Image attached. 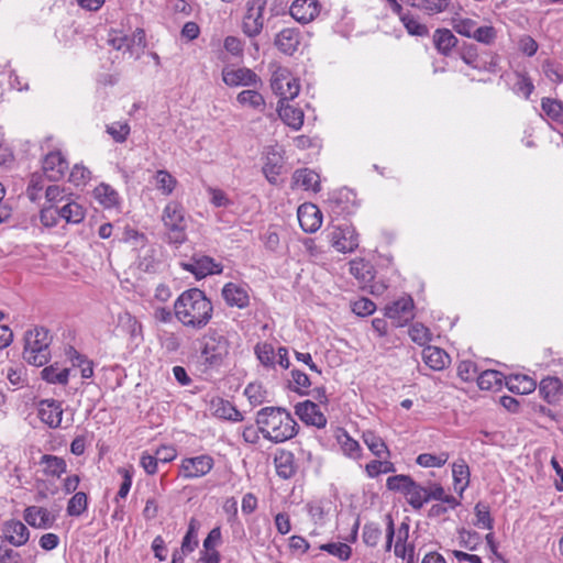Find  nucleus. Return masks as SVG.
<instances>
[{
  "label": "nucleus",
  "instance_id": "54",
  "mask_svg": "<svg viewBox=\"0 0 563 563\" xmlns=\"http://www.w3.org/2000/svg\"><path fill=\"white\" fill-rule=\"evenodd\" d=\"M88 508V497L84 492H77L67 503V515L70 517L81 516Z\"/></svg>",
  "mask_w": 563,
  "mask_h": 563
},
{
  "label": "nucleus",
  "instance_id": "34",
  "mask_svg": "<svg viewBox=\"0 0 563 563\" xmlns=\"http://www.w3.org/2000/svg\"><path fill=\"white\" fill-rule=\"evenodd\" d=\"M292 179L295 185L305 190H312L313 192H319L321 190L320 176L312 169H297L294 173Z\"/></svg>",
  "mask_w": 563,
  "mask_h": 563
},
{
  "label": "nucleus",
  "instance_id": "22",
  "mask_svg": "<svg viewBox=\"0 0 563 563\" xmlns=\"http://www.w3.org/2000/svg\"><path fill=\"white\" fill-rule=\"evenodd\" d=\"M301 35L294 27L283 29L275 37L276 47L286 55H292L299 47Z\"/></svg>",
  "mask_w": 563,
  "mask_h": 563
},
{
  "label": "nucleus",
  "instance_id": "13",
  "mask_svg": "<svg viewBox=\"0 0 563 563\" xmlns=\"http://www.w3.org/2000/svg\"><path fill=\"white\" fill-rule=\"evenodd\" d=\"M42 170L49 181H58L66 175L68 162L60 151H51L43 158Z\"/></svg>",
  "mask_w": 563,
  "mask_h": 563
},
{
  "label": "nucleus",
  "instance_id": "29",
  "mask_svg": "<svg viewBox=\"0 0 563 563\" xmlns=\"http://www.w3.org/2000/svg\"><path fill=\"white\" fill-rule=\"evenodd\" d=\"M433 45L439 54L450 56L459 40L449 29H437L432 36Z\"/></svg>",
  "mask_w": 563,
  "mask_h": 563
},
{
  "label": "nucleus",
  "instance_id": "32",
  "mask_svg": "<svg viewBox=\"0 0 563 563\" xmlns=\"http://www.w3.org/2000/svg\"><path fill=\"white\" fill-rule=\"evenodd\" d=\"M506 387L514 394L528 395L536 390L537 382L528 375H510L505 378Z\"/></svg>",
  "mask_w": 563,
  "mask_h": 563
},
{
  "label": "nucleus",
  "instance_id": "27",
  "mask_svg": "<svg viewBox=\"0 0 563 563\" xmlns=\"http://www.w3.org/2000/svg\"><path fill=\"white\" fill-rule=\"evenodd\" d=\"M426 365L433 371L444 369L451 362L450 355L438 346L427 345L422 351Z\"/></svg>",
  "mask_w": 563,
  "mask_h": 563
},
{
  "label": "nucleus",
  "instance_id": "59",
  "mask_svg": "<svg viewBox=\"0 0 563 563\" xmlns=\"http://www.w3.org/2000/svg\"><path fill=\"white\" fill-rule=\"evenodd\" d=\"M244 395L252 406H260L266 401L267 390L260 383H250L244 389Z\"/></svg>",
  "mask_w": 563,
  "mask_h": 563
},
{
  "label": "nucleus",
  "instance_id": "11",
  "mask_svg": "<svg viewBox=\"0 0 563 563\" xmlns=\"http://www.w3.org/2000/svg\"><path fill=\"white\" fill-rule=\"evenodd\" d=\"M63 402L53 398L42 399L37 404V415L40 420L51 429L60 427L63 419Z\"/></svg>",
  "mask_w": 563,
  "mask_h": 563
},
{
  "label": "nucleus",
  "instance_id": "63",
  "mask_svg": "<svg viewBox=\"0 0 563 563\" xmlns=\"http://www.w3.org/2000/svg\"><path fill=\"white\" fill-rule=\"evenodd\" d=\"M320 550L339 558L341 561L349 560L352 554L351 547L342 542L322 544L320 545Z\"/></svg>",
  "mask_w": 563,
  "mask_h": 563
},
{
  "label": "nucleus",
  "instance_id": "6",
  "mask_svg": "<svg viewBox=\"0 0 563 563\" xmlns=\"http://www.w3.org/2000/svg\"><path fill=\"white\" fill-rule=\"evenodd\" d=\"M267 0H247L242 20V31L247 37H256L264 27V11Z\"/></svg>",
  "mask_w": 563,
  "mask_h": 563
},
{
  "label": "nucleus",
  "instance_id": "31",
  "mask_svg": "<svg viewBox=\"0 0 563 563\" xmlns=\"http://www.w3.org/2000/svg\"><path fill=\"white\" fill-rule=\"evenodd\" d=\"M401 3L420 10L428 15H435L446 11L451 0H400Z\"/></svg>",
  "mask_w": 563,
  "mask_h": 563
},
{
  "label": "nucleus",
  "instance_id": "45",
  "mask_svg": "<svg viewBox=\"0 0 563 563\" xmlns=\"http://www.w3.org/2000/svg\"><path fill=\"white\" fill-rule=\"evenodd\" d=\"M427 488L428 503L430 500H439L449 505L450 508L455 509L460 506V501L453 496L445 494L444 488L439 483H430Z\"/></svg>",
  "mask_w": 563,
  "mask_h": 563
},
{
  "label": "nucleus",
  "instance_id": "43",
  "mask_svg": "<svg viewBox=\"0 0 563 563\" xmlns=\"http://www.w3.org/2000/svg\"><path fill=\"white\" fill-rule=\"evenodd\" d=\"M95 199L104 208H112L119 205V194L107 184H100L93 190Z\"/></svg>",
  "mask_w": 563,
  "mask_h": 563
},
{
  "label": "nucleus",
  "instance_id": "12",
  "mask_svg": "<svg viewBox=\"0 0 563 563\" xmlns=\"http://www.w3.org/2000/svg\"><path fill=\"white\" fill-rule=\"evenodd\" d=\"M332 246L342 253H351L358 246V234L350 225L338 227L330 233Z\"/></svg>",
  "mask_w": 563,
  "mask_h": 563
},
{
  "label": "nucleus",
  "instance_id": "15",
  "mask_svg": "<svg viewBox=\"0 0 563 563\" xmlns=\"http://www.w3.org/2000/svg\"><path fill=\"white\" fill-rule=\"evenodd\" d=\"M295 413L303 423L317 427L318 429L324 428L328 422L319 406L311 400L298 402L295 406Z\"/></svg>",
  "mask_w": 563,
  "mask_h": 563
},
{
  "label": "nucleus",
  "instance_id": "17",
  "mask_svg": "<svg viewBox=\"0 0 563 563\" xmlns=\"http://www.w3.org/2000/svg\"><path fill=\"white\" fill-rule=\"evenodd\" d=\"M3 542L7 541L12 547L24 545L30 539L27 527L20 520H8L2 526Z\"/></svg>",
  "mask_w": 563,
  "mask_h": 563
},
{
  "label": "nucleus",
  "instance_id": "52",
  "mask_svg": "<svg viewBox=\"0 0 563 563\" xmlns=\"http://www.w3.org/2000/svg\"><path fill=\"white\" fill-rule=\"evenodd\" d=\"M71 196L66 188L58 185H48L45 190L46 202L53 208H59Z\"/></svg>",
  "mask_w": 563,
  "mask_h": 563
},
{
  "label": "nucleus",
  "instance_id": "8",
  "mask_svg": "<svg viewBox=\"0 0 563 563\" xmlns=\"http://www.w3.org/2000/svg\"><path fill=\"white\" fill-rule=\"evenodd\" d=\"M214 466V460L209 454L185 457L179 465V476L184 479H196L206 476Z\"/></svg>",
  "mask_w": 563,
  "mask_h": 563
},
{
  "label": "nucleus",
  "instance_id": "16",
  "mask_svg": "<svg viewBox=\"0 0 563 563\" xmlns=\"http://www.w3.org/2000/svg\"><path fill=\"white\" fill-rule=\"evenodd\" d=\"M320 10L321 4L318 0H294L289 13L297 22L307 24L319 15Z\"/></svg>",
  "mask_w": 563,
  "mask_h": 563
},
{
  "label": "nucleus",
  "instance_id": "46",
  "mask_svg": "<svg viewBox=\"0 0 563 563\" xmlns=\"http://www.w3.org/2000/svg\"><path fill=\"white\" fill-rule=\"evenodd\" d=\"M200 523L195 518H191L188 523V529L186 534L183 538L180 550L184 555L189 554L196 550L199 544L198 541V530Z\"/></svg>",
  "mask_w": 563,
  "mask_h": 563
},
{
  "label": "nucleus",
  "instance_id": "7",
  "mask_svg": "<svg viewBox=\"0 0 563 563\" xmlns=\"http://www.w3.org/2000/svg\"><path fill=\"white\" fill-rule=\"evenodd\" d=\"M271 87L274 93L279 96L278 102L291 101L300 91L299 80L286 69H279L274 73L271 80Z\"/></svg>",
  "mask_w": 563,
  "mask_h": 563
},
{
  "label": "nucleus",
  "instance_id": "24",
  "mask_svg": "<svg viewBox=\"0 0 563 563\" xmlns=\"http://www.w3.org/2000/svg\"><path fill=\"white\" fill-rule=\"evenodd\" d=\"M277 112L280 120L292 130H300L303 124V111L288 102H278Z\"/></svg>",
  "mask_w": 563,
  "mask_h": 563
},
{
  "label": "nucleus",
  "instance_id": "19",
  "mask_svg": "<svg viewBox=\"0 0 563 563\" xmlns=\"http://www.w3.org/2000/svg\"><path fill=\"white\" fill-rule=\"evenodd\" d=\"M386 542H385V551L390 552L393 548L394 538L396 536V542L394 545V552L400 551V545L408 544L409 538V525L407 522H402L398 531H395V523L391 515H386Z\"/></svg>",
  "mask_w": 563,
  "mask_h": 563
},
{
  "label": "nucleus",
  "instance_id": "10",
  "mask_svg": "<svg viewBox=\"0 0 563 563\" xmlns=\"http://www.w3.org/2000/svg\"><path fill=\"white\" fill-rule=\"evenodd\" d=\"M413 300L410 296L401 297L386 306L385 317L394 321L395 327H404L413 319Z\"/></svg>",
  "mask_w": 563,
  "mask_h": 563
},
{
  "label": "nucleus",
  "instance_id": "64",
  "mask_svg": "<svg viewBox=\"0 0 563 563\" xmlns=\"http://www.w3.org/2000/svg\"><path fill=\"white\" fill-rule=\"evenodd\" d=\"M340 445L344 453L350 459L357 460L362 455V448L360 443L352 439L346 432L340 439Z\"/></svg>",
  "mask_w": 563,
  "mask_h": 563
},
{
  "label": "nucleus",
  "instance_id": "35",
  "mask_svg": "<svg viewBox=\"0 0 563 563\" xmlns=\"http://www.w3.org/2000/svg\"><path fill=\"white\" fill-rule=\"evenodd\" d=\"M563 390V384L558 377H545L540 382L539 394L549 404L559 400Z\"/></svg>",
  "mask_w": 563,
  "mask_h": 563
},
{
  "label": "nucleus",
  "instance_id": "58",
  "mask_svg": "<svg viewBox=\"0 0 563 563\" xmlns=\"http://www.w3.org/2000/svg\"><path fill=\"white\" fill-rule=\"evenodd\" d=\"M409 336L415 343L424 347L429 345V342L432 340V334L429 328L420 322H416L410 325Z\"/></svg>",
  "mask_w": 563,
  "mask_h": 563
},
{
  "label": "nucleus",
  "instance_id": "51",
  "mask_svg": "<svg viewBox=\"0 0 563 563\" xmlns=\"http://www.w3.org/2000/svg\"><path fill=\"white\" fill-rule=\"evenodd\" d=\"M254 353L260 363L268 368H274L276 364V354L274 346L268 342H258L254 346Z\"/></svg>",
  "mask_w": 563,
  "mask_h": 563
},
{
  "label": "nucleus",
  "instance_id": "61",
  "mask_svg": "<svg viewBox=\"0 0 563 563\" xmlns=\"http://www.w3.org/2000/svg\"><path fill=\"white\" fill-rule=\"evenodd\" d=\"M382 529L378 523L367 522L363 527L362 540L367 547L374 548L382 538Z\"/></svg>",
  "mask_w": 563,
  "mask_h": 563
},
{
  "label": "nucleus",
  "instance_id": "39",
  "mask_svg": "<svg viewBox=\"0 0 563 563\" xmlns=\"http://www.w3.org/2000/svg\"><path fill=\"white\" fill-rule=\"evenodd\" d=\"M236 101L241 107H246L258 112H263L266 106L264 97L253 89L242 90L236 96Z\"/></svg>",
  "mask_w": 563,
  "mask_h": 563
},
{
  "label": "nucleus",
  "instance_id": "41",
  "mask_svg": "<svg viewBox=\"0 0 563 563\" xmlns=\"http://www.w3.org/2000/svg\"><path fill=\"white\" fill-rule=\"evenodd\" d=\"M41 377L48 384L67 385L69 379V369L60 368L58 363H54L42 369Z\"/></svg>",
  "mask_w": 563,
  "mask_h": 563
},
{
  "label": "nucleus",
  "instance_id": "40",
  "mask_svg": "<svg viewBox=\"0 0 563 563\" xmlns=\"http://www.w3.org/2000/svg\"><path fill=\"white\" fill-rule=\"evenodd\" d=\"M47 177L43 173H33L30 176L25 195L32 202H38L42 198V191L48 185H46Z\"/></svg>",
  "mask_w": 563,
  "mask_h": 563
},
{
  "label": "nucleus",
  "instance_id": "38",
  "mask_svg": "<svg viewBox=\"0 0 563 563\" xmlns=\"http://www.w3.org/2000/svg\"><path fill=\"white\" fill-rule=\"evenodd\" d=\"M506 377L496 369H487L477 376V385L483 390H499Z\"/></svg>",
  "mask_w": 563,
  "mask_h": 563
},
{
  "label": "nucleus",
  "instance_id": "1",
  "mask_svg": "<svg viewBox=\"0 0 563 563\" xmlns=\"http://www.w3.org/2000/svg\"><path fill=\"white\" fill-rule=\"evenodd\" d=\"M175 319L195 331L205 329L213 317V305L199 288L184 290L174 301Z\"/></svg>",
  "mask_w": 563,
  "mask_h": 563
},
{
  "label": "nucleus",
  "instance_id": "20",
  "mask_svg": "<svg viewBox=\"0 0 563 563\" xmlns=\"http://www.w3.org/2000/svg\"><path fill=\"white\" fill-rule=\"evenodd\" d=\"M23 518L27 525L36 529H48L56 521V516L40 506H29L24 509Z\"/></svg>",
  "mask_w": 563,
  "mask_h": 563
},
{
  "label": "nucleus",
  "instance_id": "57",
  "mask_svg": "<svg viewBox=\"0 0 563 563\" xmlns=\"http://www.w3.org/2000/svg\"><path fill=\"white\" fill-rule=\"evenodd\" d=\"M118 473L122 476L123 481L114 498L117 504L120 499H124L128 496L133 482L134 468L132 465H129L128 467H119Z\"/></svg>",
  "mask_w": 563,
  "mask_h": 563
},
{
  "label": "nucleus",
  "instance_id": "33",
  "mask_svg": "<svg viewBox=\"0 0 563 563\" xmlns=\"http://www.w3.org/2000/svg\"><path fill=\"white\" fill-rule=\"evenodd\" d=\"M40 465L43 466V474L47 477L60 478L67 471L66 461L57 455L44 454L41 456Z\"/></svg>",
  "mask_w": 563,
  "mask_h": 563
},
{
  "label": "nucleus",
  "instance_id": "42",
  "mask_svg": "<svg viewBox=\"0 0 563 563\" xmlns=\"http://www.w3.org/2000/svg\"><path fill=\"white\" fill-rule=\"evenodd\" d=\"M408 504L416 510H419L428 503L427 488L413 479L405 494Z\"/></svg>",
  "mask_w": 563,
  "mask_h": 563
},
{
  "label": "nucleus",
  "instance_id": "28",
  "mask_svg": "<svg viewBox=\"0 0 563 563\" xmlns=\"http://www.w3.org/2000/svg\"><path fill=\"white\" fill-rule=\"evenodd\" d=\"M58 209V216L67 223L79 224L86 217L85 208L77 202L73 196L69 197Z\"/></svg>",
  "mask_w": 563,
  "mask_h": 563
},
{
  "label": "nucleus",
  "instance_id": "30",
  "mask_svg": "<svg viewBox=\"0 0 563 563\" xmlns=\"http://www.w3.org/2000/svg\"><path fill=\"white\" fill-rule=\"evenodd\" d=\"M541 109L558 125L555 130L563 137V101L544 97L541 99Z\"/></svg>",
  "mask_w": 563,
  "mask_h": 563
},
{
  "label": "nucleus",
  "instance_id": "2",
  "mask_svg": "<svg viewBox=\"0 0 563 563\" xmlns=\"http://www.w3.org/2000/svg\"><path fill=\"white\" fill-rule=\"evenodd\" d=\"M264 439L273 443H283L295 438L299 431V424L291 413L283 407H264L260 409L255 418Z\"/></svg>",
  "mask_w": 563,
  "mask_h": 563
},
{
  "label": "nucleus",
  "instance_id": "37",
  "mask_svg": "<svg viewBox=\"0 0 563 563\" xmlns=\"http://www.w3.org/2000/svg\"><path fill=\"white\" fill-rule=\"evenodd\" d=\"M283 167V157L278 153L273 152L266 156V161L262 169L265 178L269 184L277 185L278 177L282 174Z\"/></svg>",
  "mask_w": 563,
  "mask_h": 563
},
{
  "label": "nucleus",
  "instance_id": "21",
  "mask_svg": "<svg viewBox=\"0 0 563 563\" xmlns=\"http://www.w3.org/2000/svg\"><path fill=\"white\" fill-rule=\"evenodd\" d=\"M222 297L229 307L244 309L250 305L247 286L227 283L222 288Z\"/></svg>",
  "mask_w": 563,
  "mask_h": 563
},
{
  "label": "nucleus",
  "instance_id": "62",
  "mask_svg": "<svg viewBox=\"0 0 563 563\" xmlns=\"http://www.w3.org/2000/svg\"><path fill=\"white\" fill-rule=\"evenodd\" d=\"M106 131L113 141L117 143H123L130 135L131 128L128 122H113L106 126Z\"/></svg>",
  "mask_w": 563,
  "mask_h": 563
},
{
  "label": "nucleus",
  "instance_id": "36",
  "mask_svg": "<svg viewBox=\"0 0 563 563\" xmlns=\"http://www.w3.org/2000/svg\"><path fill=\"white\" fill-rule=\"evenodd\" d=\"M452 475L455 490L462 495L470 484V467L464 459L456 460L452 465Z\"/></svg>",
  "mask_w": 563,
  "mask_h": 563
},
{
  "label": "nucleus",
  "instance_id": "23",
  "mask_svg": "<svg viewBox=\"0 0 563 563\" xmlns=\"http://www.w3.org/2000/svg\"><path fill=\"white\" fill-rule=\"evenodd\" d=\"M274 464L276 473L284 479L291 478L297 473L295 454L291 451L280 450L275 454Z\"/></svg>",
  "mask_w": 563,
  "mask_h": 563
},
{
  "label": "nucleus",
  "instance_id": "47",
  "mask_svg": "<svg viewBox=\"0 0 563 563\" xmlns=\"http://www.w3.org/2000/svg\"><path fill=\"white\" fill-rule=\"evenodd\" d=\"M156 189L163 196H170L178 181L177 179L166 169H159L154 175Z\"/></svg>",
  "mask_w": 563,
  "mask_h": 563
},
{
  "label": "nucleus",
  "instance_id": "4",
  "mask_svg": "<svg viewBox=\"0 0 563 563\" xmlns=\"http://www.w3.org/2000/svg\"><path fill=\"white\" fill-rule=\"evenodd\" d=\"M230 353V342L217 329H209L200 340V364L205 371H218Z\"/></svg>",
  "mask_w": 563,
  "mask_h": 563
},
{
  "label": "nucleus",
  "instance_id": "56",
  "mask_svg": "<svg viewBox=\"0 0 563 563\" xmlns=\"http://www.w3.org/2000/svg\"><path fill=\"white\" fill-rule=\"evenodd\" d=\"M449 457L448 452H440L439 454L421 453L417 456L416 462L422 467H442Z\"/></svg>",
  "mask_w": 563,
  "mask_h": 563
},
{
  "label": "nucleus",
  "instance_id": "50",
  "mask_svg": "<svg viewBox=\"0 0 563 563\" xmlns=\"http://www.w3.org/2000/svg\"><path fill=\"white\" fill-rule=\"evenodd\" d=\"M452 29L460 35L472 38L478 25L477 21L471 18L456 15L451 20Z\"/></svg>",
  "mask_w": 563,
  "mask_h": 563
},
{
  "label": "nucleus",
  "instance_id": "25",
  "mask_svg": "<svg viewBox=\"0 0 563 563\" xmlns=\"http://www.w3.org/2000/svg\"><path fill=\"white\" fill-rule=\"evenodd\" d=\"M211 410L214 417L223 420L240 422L244 419L242 412L231 401L223 398L212 399Z\"/></svg>",
  "mask_w": 563,
  "mask_h": 563
},
{
  "label": "nucleus",
  "instance_id": "5",
  "mask_svg": "<svg viewBox=\"0 0 563 563\" xmlns=\"http://www.w3.org/2000/svg\"><path fill=\"white\" fill-rule=\"evenodd\" d=\"M52 335L43 327L29 330L24 336L23 358L31 365L44 366L51 358Z\"/></svg>",
  "mask_w": 563,
  "mask_h": 563
},
{
  "label": "nucleus",
  "instance_id": "3",
  "mask_svg": "<svg viewBox=\"0 0 563 563\" xmlns=\"http://www.w3.org/2000/svg\"><path fill=\"white\" fill-rule=\"evenodd\" d=\"M189 217L183 203L177 200L168 201L162 210L161 221L164 228V241L176 249L188 240Z\"/></svg>",
  "mask_w": 563,
  "mask_h": 563
},
{
  "label": "nucleus",
  "instance_id": "44",
  "mask_svg": "<svg viewBox=\"0 0 563 563\" xmlns=\"http://www.w3.org/2000/svg\"><path fill=\"white\" fill-rule=\"evenodd\" d=\"M362 439L368 450L377 457L389 456L390 452L385 441L373 431L363 432Z\"/></svg>",
  "mask_w": 563,
  "mask_h": 563
},
{
  "label": "nucleus",
  "instance_id": "60",
  "mask_svg": "<svg viewBox=\"0 0 563 563\" xmlns=\"http://www.w3.org/2000/svg\"><path fill=\"white\" fill-rule=\"evenodd\" d=\"M395 471V464L390 461L373 460L365 466V472L371 478L377 477L380 474L394 473Z\"/></svg>",
  "mask_w": 563,
  "mask_h": 563
},
{
  "label": "nucleus",
  "instance_id": "48",
  "mask_svg": "<svg viewBox=\"0 0 563 563\" xmlns=\"http://www.w3.org/2000/svg\"><path fill=\"white\" fill-rule=\"evenodd\" d=\"M350 273L361 284H367L374 278L373 266L364 260H353L350 262Z\"/></svg>",
  "mask_w": 563,
  "mask_h": 563
},
{
  "label": "nucleus",
  "instance_id": "14",
  "mask_svg": "<svg viewBox=\"0 0 563 563\" xmlns=\"http://www.w3.org/2000/svg\"><path fill=\"white\" fill-rule=\"evenodd\" d=\"M222 80L229 87H256L261 82V78L250 68H229L222 70Z\"/></svg>",
  "mask_w": 563,
  "mask_h": 563
},
{
  "label": "nucleus",
  "instance_id": "55",
  "mask_svg": "<svg viewBox=\"0 0 563 563\" xmlns=\"http://www.w3.org/2000/svg\"><path fill=\"white\" fill-rule=\"evenodd\" d=\"M515 76L517 80L512 88L514 92L529 99L534 90V85L530 76L526 71H516Z\"/></svg>",
  "mask_w": 563,
  "mask_h": 563
},
{
  "label": "nucleus",
  "instance_id": "9",
  "mask_svg": "<svg viewBox=\"0 0 563 563\" xmlns=\"http://www.w3.org/2000/svg\"><path fill=\"white\" fill-rule=\"evenodd\" d=\"M184 271L191 273L196 279H202L210 275L221 274L223 266L216 262L214 258L203 255L194 254L188 262L180 263Z\"/></svg>",
  "mask_w": 563,
  "mask_h": 563
},
{
  "label": "nucleus",
  "instance_id": "26",
  "mask_svg": "<svg viewBox=\"0 0 563 563\" xmlns=\"http://www.w3.org/2000/svg\"><path fill=\"white\" fill-rule=\"evenodd\" d=\"M354 192L351 189L342 188L329 194L327 203L332 212L340 214L350 211V205L353 203Z\"/></svg>",
  "mask_w": 563,
  "mask_h": 563
},
{
  "label": "nucleus",
  "instance_id": "49",
  "mask_svg": "<svg viewBox=\"0 0 563 563\" xmlns=\"http://www.w3.org/2000/svg\"><path fill=\"white\" fill-rule=\"evenodd\" d=\"M400 21L408 34L420 37L429 35L428 26L421 23L419 18L415 16L411 12L407 11L406 14L400 18Z\"/></svg>",
  "mask_w": 563,
  "mask_h": 563
},
{
  "label": "nucleus",
  "instance_id": "53",
  "mask_svg": "<svg viewBox=\"0 0 563 563\" xmlns=\"http://www.w3.org/2000/svg\"><path fill=\"white\" fill-rule=\"evenodd\" d=\"M158 342L161 347L169 354L178 352L183 343L178 333L167 330L161 331Z\"/></svg>",
  "mask_w": 563,
  "mask_h": 563
},
{
  "label": "nucleus",
  "instance_id": "18",
  "mask_svg": "<svg viewBox=\"0 0 563 563\" xmlns=\"http://www.w3.org/2000/svg\"><path fill=\"white\" fill-rule=\"evenodd\" d=\"M298 221L307 233H314L322 224V213L313 203H303L298 208Z\"/></svg>",
  "mask_w": 563,
  "mask_h": 563
}]
</instances>
